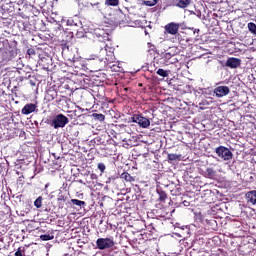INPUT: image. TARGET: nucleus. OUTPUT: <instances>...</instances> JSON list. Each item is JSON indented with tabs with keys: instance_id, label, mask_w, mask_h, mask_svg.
I'll use <instances>...</instances> for the list:
<instances>
[{
	"instance_id": "22",
	"label": "nucleus",
	"mask_w": 256,
	"mask_h": 256,
	"mask_svg": "<svg viewBox=\"0 0 256 256\" xmlns=\"http://www.w3.org/2000/svg\"><path fill=\"white\" fill-rule=\"evenodd\" d=\"M248 29H249L250 33H252L253 35H256V24L255 23L249 22Z\"/></svg>"
},
{
	"instance_id": "34",
	"label": "nucleus",
	"mask_w": 256,
	"mask_h": 256,
	"mask_svg": "<svg viewBox=\"0 0 256 256\" xmlns=\"http://www.w3.org/2000/svg\"><path fill=\"white\" fill-rule=\"evenodd\" d=\"M105 49H101L102 53H107V45L104 46Z\"/></svg>"
},
{
	"instance_id": "37",
	"label": "nucleus",
	"mask_w": 256,
	"mask_h": 256,
	"mask_svg": "<svg viewBox=\"0 0 256 256\" xmlns=\"http://www.w3.org/2000/svg\"><path fill=\"white\" fill-rule=\"evenodd\" d=\"M31 85H35V83H31Z\"/></svg>"
},
{
	"instance_id": "7",
	"label": "nucleus",
	"mask_w": 256,
	"mask_h": 256,
	"mask_svg": "<svg viewBox=\"0 0 256 256\" xmlns=\"http://www.w3.org/2000/svg\"><path fill=\"white\" fill-rule=\"evenodd\" d=\"M179 27H181V24L171 22L165 26V31L169 33V35H177V33H179Z\"/></svg>"
},
{
	"instance_id": "30",
	"label": "nucleus",
	"mask_w": 256,
	"mask_h": 256,
	"mask_svg": "<svg viewBox=\"0 0 256 256\" xmlns=\"http://www.w3.org/2000/svg\"><path fill=\"white\" fill-rule=\"evenodd\" d=\"M98 169L101 173H105L106 166L103 163H99Z\"/></svg>"
},
{
	"instance_id": "31",
	"label": "nucleus",
	"mask_w": 256,
	"mask_h": 256,
	"mask_svg": "<svg viewBox=\"0 0 256 256\" xmlns=\"http://www.w3.org/2000/svg\"><path fill=\"white\" fill-rule=\"evenodd\" d=\"M112 69L117 72L121 71L120 67L117 65H112Z\"/></svg>"
},
{
	"instance_id": "24",
	"label": "nucleus",
	"mask_w": 256,
	"mask_h": 256,
	"mask_svg": "<svg viewBox=\"0 0 256 256\" xmlns=\"http://www.w3.org/2000/svg\"><path fill=\"white\" fill-rule=\"evenodd\" d=\"M105 3L110 7H117V5H119V0H106Z\"/></svg>"
},
{
	"instance_id": "11",
	"label": "nucleus",
	"mask_w": 256,
	"mask_h": 256,
	"mask_svg": "<svg viewBox=\"0 0 256 256\" xmlns=\"http://www.w3.org/2000/svg\"><path fill=\"white\" fill-rule=\"evenodd\" d=\"M241 65V60L238 58H229L226 61V67H230V69H237Z\"/></svg>"
},
{
	"instance_id": "33",
	"label": "nucleus",
	"mask_w": 256,
	"mask_h": 256,
	"mask_svg": "<svg viewBox=\"0 0 256 256\" xmlns=\"http://www.w3.org/2000/svg\"><path fill=\"white\" fill-rule=\"evenodd\" d=\"M73 23H74L73 19L67 20V25L73 26Z\"/></svg>"
},
{
	"instance_id": "10",
	"label": "nucleus",
	"mask_w": 256,
	"mask_h": 256,
	"mask_svg": "<svg viewBox=\"0 0 256 256\" xmlns=\"http://www.w3.org/2000/svg\"><path fill=\"white\" fill-rule=\"evenodd\" d=\"M114 60L115 55H113V53L110 54V57L108 56L106 58L96 57V61H99L102 67H105V65H111V63H113Z\"/></svg>"
},
{
	"instance_id": "12",
	"label": "nucleus",
	"mask_w": 256,
	"mask_h": 256,
	"mask_svg": "<svg viewBox=\"0 0 256 256\" xmlns=\"http://www.w3.org/2000/svg\"><path fill=\"white\" fill-rule=\"evenodd\" d=\"M8 61H11V53L0 51V63H7Z\"/></svg>"
},
{
	"instance_id": "36",
	"label": "nucleus",
	"mask_w": 256,
	"mask_h": 256,
	"mask_svg": "<svg viewBox=\"0 0 256 256\" xmlns=\"http://www.w3.org/2000/svg\"><path fill=\"white\" fill-rule=\"evenodd\" d=\"M106 183H111V178H108Z\"/></svg>"
},
{
	"instance_id": "6",
	"label": "nucleus",
	"mask_w": 256,
	"mask_h": 256,
	"mask_svg": "<svg viewBox=\"0 0 256 256\" xmlns=\"http://www.w3.org/2000/svg\"><path fill=\"white\" fill-rule=\"evenodd\" d=\"M213 93L218 99H221L222 97H227L231 93V89H229V86H218L214 88Z\"/></svg>"
},
{
	"instance_id": "1",
	"label": "nucleus",
	"mask_w": 256,
	"mask_h": 256,
	"mask_svg": "<svg viewBox=\"0 0 256 256\" xmlns=\"http://www.w3.org/2000/svg\"><path fill=\"white\" fill-rule=\"evenodd\" d=\"M67 123H69V118H67L63 114H58L50 122V125H51V127L55 128V129H60V128L63 129V127H65V125H67Z\"/></svg>"
},
{
	"instance_id": "26",
	"label": "nucleus",
	"mask_w": 256,
	"mask_h": 256,
	"mask_svg": "<svg viewBox=\"0 0 256 256\" xmlns=\"http://www.w3.org/2000/svg\"><path fill=\"white\" fill-rule=\"evenodd\" d=\"M181 159V155H177V154H168V160L169 161H177Z\"/></svg>"
},
{
	"instance_id": "2",
	"label": "nucleus",
	"mask_w": 256,
	"mask_h": 256,
	"mask_svg": "<svg viewBox=\"0 0 256 256\" xmlns=\"http://www.w3.org/2000/svg\"><path fill=\"white\" fill-rule=\"evenodd\" d=\"M96 246L100 251H104V249H111L115 247V241L113 238H98L96 240Z\"/></svg>"
},
{
	"instance_id": "28",
	"label": "nucleus",
	"mask_w": 256,
	"mask_h": 256,
	"mask_svg": "<svg viewBox=\"0 0 256 256\" xmlns=\"http://www.w3.org/2000/svg\"><path fill=\"white\" fill-rule=\"evenodd\" d=\"M58 201L60 202V205H61V202L65 203L67 201V197H65L63 194H59Z\"/></svg>"
},
{
	"instance_id": "17",
	"label": "nucleus",
	"mask_w": 256,
	"mask_h": 256,
	"mask_svg": "<svg viewBox=\"0 0 256 256\" xmlns=\"http://www.w3.org/2000/svg\"><path fill=\"white\" fill-rule=\"evenodd\" d=\"M157 193L159 195V201H161L162 203H165V200L167 199V193H165V191L163 190H157Z\"/></svg>"
},
{
	"instance_id": "16",
	"label": "nucleus",
	"mask_w": 256,
	"mask_h": 256,
	"mask_svg": "<svg viewBox=\"0 0 256 256\" xmlns=\"http://www.w3.org/2000/svg\"><path fill=\"white\" fill-rule=\"evenodd\" d=\"M215 175H217V172L213 170V168L206 169V177H208V179H213Z\"/></svg>"
},
{
	"instance_id": "13",
	"label": "nucleus",
	"mask_w": 256,
	"mask_h": 256,
	"mask_svg": "<svg viewBox=\"0 0 256 256\" xmlns=\"http://www.w3.org/2000/svg\"><path fill=\"white\" fill-rule=\"evenodd\" d=\"M246 199L252 205H256V191L252 190L246 194Z\"/></svg>"
},
{
	"instance_id": "21",
	"label": "nucleus",
	"mask_w": 256,
	"mask_h": 256,
	"mask_svg": "<svg viewBox=\"0 0 256 256\" xmlns=\"http://www.w3.org/2000/svg\"><path fill=\"white\" fill-rule=\"evenodd\" d=\"M71 203L73 205H76L77 207H85V205H86L85 201H81L78 199H71Z\"/></svg>"
},
{
	"instance_id": "14",
	"label": "nucleus",
	"mask_w": 256,
	"mask_h": 256,
	"mask_svg": "<svg viewBox=\"0 0 256 256\" xmlns=\"http://www.w3.org/2000/svg\"><path fill=\"white\" fill-rule=\"evenodd\" d=\"M188 5H191V0H178L176 3V7H179L180 9H187Z\"/></svg>"
},
{
	"instance_id": "25",
	"label": "nucleus",
	"mask_w": 256,
	"mask_h": 256,
	"mask_svg": "<svg viewBox=\"0 0 256 256\" xmlns=\"http://www.w3.org/2000/svg\"><path fill=\"white\" fill-rule=\"evenodd\" d=\"M92 116L96 121H105V115L103 114L94 113Z\"/></svg>"
},
{
	"instance_id": "27",
	"label": "nucleus",
	"mask_w": 256,
	"mask_h": 256,
	"mask_svg": "<svg viewBox=\"0 0 256 256\" xmlns=\"http://www.w3.org/2000/svg\"><path fill=\"white\" fill-rule=\"evenodd\" d=\"M117 17H118V19H116V22L117 23H123L125 20V14H123V12H119L118 14H117Z\"/></svg>"
},
{
	"instance_id": "29",
	"label": "nucleus",
	"mask_w": 256,
	"mask_h": 256,
	"mask_svg": "<svg viewBox=\"0 0 256 256\" xmlns=\"http://www.w3.org/2000/svg\"><path fill=\"white\" fill-rule=\"evenodd\" d=\"M37 53L35 52V49L33 48H29L27 50V55H29V57H33V55H36Z\"/></svg>"
},
{
	"instance_id": "23",
	"label": "nucleus",
	"mask_w": 256,
	"mask_h": 256,
	"mask_svg": "<svg viewBox=\"0 0 256 256\" xmlns=\"http://www.w3.org/2000/svg\"><path fill=\"white\" fill-rule=\"evenodd\" d=\"M55 236L50 234H44L40 236L41 241H51L54 239Z\"/></svg>"
},
{
	"instance_id": "19",
	"label": "nucleus",
	"mask_w": 256,
	"mask_h": 256,
	"mask_svg": "<svg viewBox=\"0 0 256 256\" xmlns=\"http://www.w3.org/2000/svg\"><path fill=\"white\" fill-rule=\"evenodd\" d=\"M159 0H142L143 4L146 5L147 7H153L157 5Z\"/></svg>"
},
{
	"instance_id": "15",
	"label": "nucleus",
	"mask_w": 256,
	"mask_h": 256,
	"mask_svg": "<svg viewBox=\"0 0 256 256\" xmlns=\"http://www.w3.org/2000/svg\"><path fill=\"white\" fill-rule=\"evenodd\" d=\"M120 177L128 183H133V181H135V178H133V176H131V174H129L128 172H123Z\"/></svg>"
},
{
	"instance_id": "35",
	"label": "nucleus",
	"mask_w": 256,
	"mask_h": 256,
	"mask_svg": "<svg viewBox=\"0 0 256 256\" xmlns=\"http://www.w3.org/2000/svg\"><path fill=\"white\" fill-rule=\"evenodd\" d=\"M183 205H185L186 207H189V202L184 201V202H183Z\"/></svg>"
},
{
	"instance_id": "32",
	"label": "nucleus",
	"mask_w": 256,
	"mask_h": 256,
	"mask_svg": "<svg viewBox=\"0 0 256 256\" xmlns=\"http://www.w3.org/2000/svg\"><path fill=\"white\" fill-rule=\"evenodd\" d=\"M116 127H119L120 129H127V125L125 124L116 125Z\"/></svg>"
},
{
	"instance_id": "5",
	"label": "nucleus",
	"mask_w": 256,
	"mask_h": 256,
	"mask_svg": "<svg viewBox=\"0 0 256 256\" xmlns=\"http://www.w3.org/2000/svg\"><path fill=\"white\" fill-rule=\"evenodd\" d=\"M132 123H137L143 129H147V127H149V125H151V121H149V119H147L141 115H134L132 117Z\"/></svg>"
},
{
	"instance_id": "4",
	"label": "nucleus",
	"mask_w": 256,
	"mask_h": 256,
	"mask_svg": "<svg viewBox=\"0 0 256 256\" xmlns=\"http://www.w3.org/2000/svg\"><path fill=\"white\" fill-rule=\"evenodd\" d=\"M94 39H97V41H100V43H105V41H109V34L105 32L101 28L94 29L93 32Z\"/></svg>"
},
{
	"instance_id": "18",
	"label": "nucleus",
	"mask_w": 256,
	"mask_h": 256,
	"mask_svg": "<svg viewBox=\"0 0 256 256\" xmlns=\"http://www.w3.org/2000/svg\"><path fill=\"white\" fill-rule=\"evenodd\" d=\"M156 73H157V75H159L160 77H169V73H171V71H169V70H163V69L159 68Z\"/></svg>"
},
{
	"instance_id": "20",
	"label": "nucleus",
	"mask_w": 256,
	"mask_h": 256,
	"mask_svg": "<svg viewBox=\"0 0 256 256\" xmlns=\"http://www.w3.org/2000/svg\"><path fill=\"white\" fill-rule=\"evenodd\" d=\"M43 205V197L39 196L35 201H34V206L36 209H41Z\"/></svg>"
},
{
	"instance_id": "9",
	"label": "nucleus",
	"mask_w": 256,
	"mask_h": 256,
	"mask_svg": "<svg viewBox=\"0 0 256 256\" xmlns=\"http://www.w3.org/2000/svg\"><path fill=\"white\" fill-rule=\"evenodd\" d=\"M35 111H37L36 104L29 103L22 108L21 113L22 115H31V113H35Z\"/></svg>"
},
{
	"instance_id": "3",
	"label": "nucleus",
	"mask_w": 256,
	"mask_h": 256,
	"mask_svg": "<svg viewBox=\"0 0 256 256\" xmlns=\"http://www.w3.org/2000/svg\"><path fill=\"white\" fill-rule=\"evenodd\" d=\"M215 153L223 159V161H231L233 159V152L225 146H219L215 149Z\"/></svg>"
},
{
	"instance_id": "8",
	"label": "nucleus",
	"mask_w": 256,
	"mask_h": 256,
	"mask_svg": "<svg viewBox=\"0 0 256 256\" xmlns=\"http://www.w3.org/2000/svg\"><path fill=\"white\" fill-rule=\"evenodd\" d=\"M162 59H163L165 65H173V64L177 63V58H175L174 55L171 54V52L164 53L162 55Z\"/></svg>"
}]
</instances>
